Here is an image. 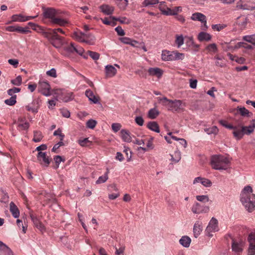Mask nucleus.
Here are the masks:
<instances>
[{
    "mask_svg": "<svg viewBox=\"0 0 255 255\" xmlns=\"http://www.w3.org/2000/svg\"><path fill=\"white\" fill-rule=\"evenodd\" d=\"M241 201L249 212H252L255 209V194L253 193L251 186L244 187L241 194Z\"/></svg>",
    "mask_w": 255,
    "mask_h": 255,
    "instance_id": "1",
    "label": "nucleus"
},
{
    "mask_svg": "<svg viewBox=\"0 0 255 255\" xmlns=\"http://www.w3.org/2000/svg\"><path fill=\"white\" fill-rule=\"evenodd\" d=\"M230 163L229 159L222 155H215L212 156L211 165L215 170H226Z\"/></svg>",
    "mask_w": 255,
    "mask_h": 255,
    "instance_id": "2",
    "label": "nucleus"
},
{
    "mask_svg": "<svg viewBox=\"0 0 255 255\" xmlns=\"http://www.w3.org/2000/svg\"><path fill=\"white\" fill-rule=\"evenodd\" d=\"M159 101L162 103L163 106H168V110L171 111H178L181 109L182 101L181 100H171L168 99L166 97L158 98Z\"/></svg>",
    "mask_w": 255,
    "mask_h": 255,
    "instance_id": "3",
    "label": "nucleus"
},
{
    "mask_svg": "<svg viewBox=\"0 0 255 255\" xmlns=\"http://www.w3.org/2000/svg\"><path fill=\"white\" fill-rule=\"evenodd\" d=\"M50 89V86L47 82H39L38 90L42 95L47 97L51 95Z\"/></svg>",
    "mask_w": 255,
    "mask_h": 255,
    "instance_id": "4",
    "label": "nucleus"
},
{
    "mask_svg": "<svg viewBox=\"0 0 255 255\" xmlns=\"http://www.w3.org/2000/svg\"><path fill=\"white\" fill-rule=\"evenodd\" d=\"M43 9V16L45 18H48L50 19V22H51L53 18H54L57 15L59 14V12L58 10H56L55 8L51 7L48 8H44Z\"/></svg>",
    "mask_w": 255,
    "mask_h": 255,
    "instance_id": "5",
    "label": "nucleus"
},
{
    "mask_svg": "<svg viewBox=\"0 0 255 255\" xmlns=\"http://www.w3.org/2000/svg\"><path fill=\"white\" fill-rule=\"evenodd\" d=\"M37 158L40 164L43 166L47 167L50 163V160L45 152H39L37 154Z\"/></svg>",
    "mask_w": 255,
    "mask_h": 255,
    "instance_id": "6",
    "label": "nucleus"
},
{
    "mask_svg": "<svg viewBox=\"0 0 255 255\" xmlns=\"http://www.w3.org/2000/svg\"><path fill=\"white\" fill-rule=\"evenodd\" d=\"M250 246L248 249L249 255H255V234H250L248 237Z\"/></svg>",
    "mask_w": 255,
    "mask_h": 255,
    "instance_id": "7",
    "label": "nucleus"
},
{
    "mask_svg": "<svg viewBox=\"0 0 255 255\" xmlns=\"http://www.w3.org/2000/svg\"><path fill=\"white\" fill-rule=\"evenodd\" d=\"M56 94L58 95V98L65 102H67L73 99L72 93H67L62 90H57Z\"/></svg>",
    "mask_w": 255,
    "mask_h": 255,
    "instance_id": "8",
    "label": "nucleus"
},
{
    "mask_svg": "<svg viewBox=\"0 0 255 255\" xmlns=\"http://www.w3.org/2000/svg\"><path fill=\"white\" fill-rule=\"evenodd\" d=\"M218 230V221L216 219L213 217L210 220L208 226L207 227L206 231L207 232H215ZM209 236H212V235H210V233H208Z\"/></svg>",
    "mask_w": 255,
    "mask_h": 255,
    "instance_id": "9",
    "label": "nucleus"
},
{
    "mask_svg": "<svg viewBox=\"0 0 255 255\" xmlns=\"http://www.w3.org/2000/svg\"><path fill=\"white\" fill-rule=\"evenodd\" d=\"M41 101L39 99H34L32 103V106L30 105L25 106V108L28 111H31L33 113H37L40 106Z\"/></svg>",
    "mask_w": 255,
    "mask_h": 255,
    "instance_id": "10",
    "label": "nucleus"
},
{
    "mask_svg": "<svg viewBox=\"0 0 255 255\" xmlns=\"http://www.w3.org/2000/svg\"><path fill=\"white\" fill-rule=\"evenodd\" d=\"M234 128H232L233 129V134L234 137L237 140H240L242 139L245 134V131L243 129V126L241 127V128L240 129L238 127L233 126Z\"/></svg>",
    "mask_w": 255,
    "mask_h": 255,
    "instance_id": "11",
    "label": "nucleus"
},
{
    "mask_svg": "<svg viewBox=\"0 0 255 255\" xmlns=\"http://www.w3.org/2000/svg\"><path fill=\"white\" fill-rule=\"evenodd\" d=\"M0 255H13L11 249L1 241H0Z\"/></svg>",
    "mask_w": 255,
    "mask_h": 255,
    "instance_id": "12",
    "label": "nucleus"
},
{
    "mask_svg": "<svg viewBox=\"0 0 255 255\" xmlns=\"http://www.w3.org/2000/svg\"><path fill=\"white\" fill-rule=\"evenodd\" d=\"M52 24H57L61 26H64L66 24L68 23V21L66 19L61 18L59 14L53 20L50 22Z\"/></svg>",
    "mask_w": 255,
    "mask_h": 255,
    "instance_id": "13",
    "label": "nucleus"
},
{
    "mask_svg": "<svg viewBox=\"0 0 255 255\" xmlns=\"http://www.w3.org/2000/svg\"><path fill=\"white\" fill-rule=\"evenodd\" d=\"M148 72L150 76H155L159 78L162 76L163 71L160 68L156 67L149 68Z\"/></svg>",
    "mask_w": 255,
    "mask_h": 255,
    "instance_id": "14",
    "label": "nucleus"
},
{
    "mask_svg": "<svg viewBox=\"0 0 255 255\" xmlns=\"http://www.w3.org/2000/svg\"><path fill=\"white\" fill-rule=\"evenodd\" d=\"M101 11L106 15H111L113 14L114 11V7L108 4H102L99 7Z\"/></svg>",
    "mask_w": 255,
    "mask_h": 255,
    "instance_id": "15",
    "label": "nucleus"
},
{
    "mask_svg": "<svg viewBox=\"0 0 255 255\" xmlns=\"http://www.w3.org/2000/svg\"><path fill=\"white\" fill-rule=\"evenodd\" d=\"M67 50L70 52H76L80 55L84 52V49L82 47L75 46L73 43H71L70 45L67 47Z\"/></svg>",
    "mask_w": 255,
    "mask_h": 255,
    "instance_id": "16",
    "label": "nucleus"
},
{
    "mask_svg": "<svg viewBox=\"0 0 255 255\" xmlns=\"http://www.w3.org/2000/svg\"><path fill=\"white\" fill-rule=\"evenodd\" d=\"M246 1V0H241L240 2L237 3V7L238 9L247 10H253L255 8V6L247 3Z\"/></svg>",
    "mask_w": 255,
    "mask_h": 255,
    "instance_id": "17",
    "label": "nucleus"
},
{
    "mask_svg": "<svg viewBox=\"0 0 255 255\" xmlns=\"http://www.w3.org/2000/svg\"><path fill=\"white\" fill-rule=\"evenodd\" d=\"M30 218L34 226L38 229L41 232L45 231V228L42 223L39 220L37 217L33 215H30Z\"/></svg>",
    "mask_w": 255,
    "mask_h": 255,
    "instance_id": "18",
    "label": "nucleus"
},
{
    "mask_svg": "<svg viewBox=\"0 0 255 255\" xmlns=\"http://www.w3.org/2000/svg\"><path fill=\"white\" fill-rule=\"evenodd\" d=\"M106 75L107 77H112L117 73V69L111 65H107L105 67Z\"/></svg>",
    "mask_w": 255,
    "mask_h": 255,
    "instance_id": "19",
    "label": "nucleus"
},
{
    "mask_svg": "<svg viewBox=\"0 0 255 255\" xmlns=\"http://www.w3.org/2000/svg\"><path fill=\"white\" fill-rule=\"evenodd\" d=\"M201 182V184L205 187H210L212 185V182L208 179L198 177L195 178L193 183Z\"/></svg>",
    "mask_w": 255,
    "mask_h": 255,
    "instance_id": "20",
    "label": "nucleus"
},
{
    "mask_svg": "<svg viewBox=\"0 0 255 255\" xmlns=\"http://www.w3.org/2000/svg\"><path fill=\"white\" fill-rule=\"evenodd\" d=\"M9 210L12 216L14 218H17L19 216V211L16 205L13 202H11L9 204Z\"/></svg>",
    "mask_w": 255,
    "mask_h": 255,
    "instance_id": "21",
    "label": "nucleus"
},
{
    "mask_svg": "<svg viewBox=\"0 0 255 255\" xmlns=\"http://www.w3.org/2000/svg\"><path fill=\"white\" fill-rule=\"evenodd\" d=\"M191 19L193 20H197L200 22H206V17L200 12H195L192 14Z\"/></svg>",
    "mask_w": 255,
    "mask_h": 255,
    "instance_id": "22",
    "label": "nucleus"
},
{
    "mask_svg": "<svg viewBox=\"0 0 255 255\" xmlns=\"http://www.w3.org/2000/svg\"><path fill=\"white\" fill-rule=\"evenodd\" d=\"M173 51L164 50L162 51L161 59L163 61H172Z\"/></svg>",
    "mask_w": 255,
    "mask_h": 255,
    "instance_id": "23",
    "label": "nucleus"
},
{
    "mask_svg": "<svg viewBox=\"0 0 255 255\" xmlns=\"http://www.w3.org/2000/svg\"><path fill=\"white\" fill-rule=\"evenodd\" d=\"M237 111L238 113L243 117H250L253 115L252 113L244 107H241L238 106L237 108Z\"/></svg>",
    "mask_w": 255,
    "mask_h": 255,
    "instance_id": "24",
    "label": "nucleus"
},
{
    "mask_svg": "<svg viewBox=\"0 0 255 255\" xmlns=\"http://www.w3.org/2000/svg\"><path fill=\"white\" fill-rule=\"evenodd\" d=\"M202 231V224L199 222L195 223L193 227L194 236L197 238L201 234Z\"/></svg>",
    "mask_w": 255,
    "mask_h": 255,
    "instance_id": "25",
    "label": "nucleus"
},
{
    "mask_svg": "<svg viewBox=\"0 0 255 255\" xmlns=\"http://www.w3.org/2000/svg\"><path fill=\"white\" fill-rule=\"evenodd\" d=\"M232 250L236 253H240L242 252V245L241 243H238L236 242L234 239L232 240Z\"/></svg>",
    "mask_w": 255,
    "mask_h": 255,
    "instance_id": "26",
    "label": "nucleus"
},
{
    "mask_svg": "<svg viewBox=\"0 0 255 255\" xmlns=\"http://www.w3.org/2000/svg\"><path fill=\"white\" fill-rule=\"evenodd\" d=\"M121 134L122 139L125 142H130L131 141V137L130 135L129 132L126 129H122Z\"/></svg>",
    "mask_w": 255,
    "mask_h": 255,
    "instance_id": "27",
    "label": "nucleus"
},
{
    "mask_svg": "<svg viewBox=\"0 0 255 255\" xmlns=\"http://www.w3.org/2000/svg\"><path fill=\"white\" fill-rule=\"evenodd\" d=\"M73 37L77 41L85 43V33L81 31H75Z\"/></svg>",
    "mask_w": 255,
    "mask_h": 255,
    "instance_id": "28",
    "label": "nucleus"
},
{
    "mask_svg": "<svg viewBox=\"0 0 255 255\" xmlns=\"http://www.w3.org/2000/svg\"><path fill=\"white\" fill-rule=\"evenodd\" d=\"M147 128L156 132L159 133L160 132L159 127L156 122H149L147 125Z\"/></svg>",
    "mask_w": 255,
    "mask_h": 255,
    "instance_id": "29",
    "label": "nucleus"
},
{
    "mask_svg": "<svg viewBox=\"0 0 255 255\" xmlns=\"http://www.w3.org/2000/svg\"><path fill=\"white\" fill-rule=\"evenodd\" d=\"M85 43L89 45H94L95 43V37L91 33H85Z\"/></svg>",
    "mask_w": 255,
    "mask_h": 255,
    "instance_id": "30",
    "label": "nucleus"
},
{
    "mask_svg": "<svg viewBox=\"0 0 255 255\" xmlns=\"http://www.w3.org/2000/svg\"><path fill=\"white\" fill-rule=\"evenodd\" d=\"M86 96L88 98L90 101H92L94 104H97L99 102V99L94 95L93 92L90 90H87L85 92Z\"/></svg>",
    "mask_w": 255,
    "mask_h": 255,
    "instance_id": "31",
    "label": "nucleus"
},
{
    "mask_svg": "<svg viewBox=\"0 0 255 255\" xmlns=\"http://www.w3.org/2000/svg\"><path fill=\"white\" fill-rule=\"evenodd\" d=\"M211 36L210 34L205 32H201L198 35V39L200 41H208L211 39Z\"/></svg>",
    "mask_w": 255,
    "mask_h": 255,
    "instance_id": "32",
    "label": "nucleus"
},
{
    "mask_svg": "<svg viewBox=\"0 0 255 255\" xmlns=\"http://www.w3.org/2000/svg\"><path fill=\"white\" fill-rule=\"evenodd\" d=\"M18 127L20 130H26L29 127V123L25 121L24 122L22 119L19 118L17 121Z\"/></svg>",
    "mask_w": 255,
    "mask_h": 255,
    "instance_id": "33",
    "label": "nucleus"
},
{
    "mask_svg": "<svg viewBox=\"0 0 255 255\" xmlns=\"http://www.w3.org/2000/svg\"><path fill=\"white\" fill-rule=\"evenodd\" d=\"M191 242V239L187 236H183L179 240L180 244L185 248L189 247Z\"/></svg>",
    "mask_w": 255,
    "mask_h": 255,
    "instance_id": "34",
    "label": "nucleus"
},
{
    "mask_svg": "<svg viewBox=\"0 0 255 255\" xmlns=\"http://www.w3.org/2000/svg\"><path fill=\"white\" fill-rule=\"evenodd\" d=\"M37 27L39 28V30H40L42 35L50 41L51 38L53 29H49L47 31H45L40 26H37Z\"/></svg>",
    "mask_w": 255,
    "mask_h": 255,
    "instance_id": "35",
    "label": "nucleus"
},
{
    "mask_svg": "<svg viewBox=\"0 0 255 255\" xmlns=\"http://www.w3.org/2000/svg\"><path fill=\"white\" fill-rule=\"evenodd\" d=\"M252 122H253V125L249 126H243V129L245 130L246 134L249 135L254 132L255 128V120H253Z\"/></svg>",
    "mask_w": 255,
    "mask_h": 255,
    "instance_id": "36",
    "label": "nucleus"
},
{
    "mask_svg": "<svg viewBox=\"0 0 255 255\" xmlns=\"http://www.w3.org/2000/svg\"><path fill=\"white\" fill-rule=\"evenodd\" d=\"M159 115V112L155 108L151 109L148 112V117L150 119H155Z\"/></svg>",
    "mask_w": 255,
    "mask_h": 255,
    "instance_id": "37",
    "label": "nucleus"
},
{
    "mask_svg": "<svg viewBox=\"0 0 255 255\" xmlns=\"http://www.w3.org/2000/svg\"><path fill=\"white\" fill-rule=\"evenodd\" d=\"M160 10L162 11V13L166 15H175L176 14V10H174V8L171 9L170 8H161L160 7Z\"/></svg>",
    "mask_w": 255,
    "mask_h": 255,
    "instance_id": "38",
    "label": "nucleus"
},
{
    "mask_svg": "<svg viewBox=\"0 0 255 255\" xmlns=\"http://www.w3.org/2000/svg\"><path fill=\"white\" fill-rule=\"evenodd\" d=\"M192 211L194 214H200L203 213L202 207L199 203H196L192 207Z\"/></svg>",
    "mask_w": 255,
    "mask_h": 255,
    "instance_id": "39",
    "label": "nucleus"
},
{
    "mask_svg": "<svg viewBox=\"0 0 255 255\" xmlns=\"http://www.w3.org/2000/svg\"><path fill=\"white\" fill-rule=\"evenodd\" d=\"M170 156L171 160L173 163H177L181 159V154L179 151H175L173 154H170Z\"/></svg>",
    "mask_w": 255,
    "mask_h": 255,
    "instance_id": "40",
    "label": "nucleus"
},
{
    "mask_svg": "<svg viewBox=\"0 0 255 255\" xmlns=\"http://www.w3.org/2000/svg\"><path fill=\"white\" fill-rule=\"evenodd\" d=\"M43 136L41 131H34V136L33 138V141L35 142H38L40 141Z\"/></svg>",
    "mask_w": 255,
    "mask_h": 255,
    "instance_id": "41",
    "label": "nucleus"
},
{
    "mask_svg": "<svg viewBox=\"0 0 255 255\" xmlns=\"http://www.w3.org/2000/svg\"><path fill=\"white\" fill-rule=\"evenodd\" d=\"M158 3V0H144L142 4L143 6L146 7L149 5H153Z\"/></svg>",
    "mask_w": 255,
    "mask_h": 255,
    "instance_id": "42",
    "label": "nucleus"
},
{
    "mask_svg": "<svg viewBox=\"0 0 255 255\" xmlns=\"http://www.w3.org/2000/svg\"><path fill=\"white\" fill-rule=\"evenodd\" d=\"M109 169H107V171L104 176H102L99 177L98 179L96 181V184H101L105 182L108 179V174L109 173Z\"/></svg>",
    "mask_w": 255,
    "mask_h": 255,
    "instance_id": "43",
    "label": "nucleus"
},
{
    "mask_svg": "<svg viewBox=\"0 0 255 255\" xmlns=\"http://www.w3.org/2000/svg\"><path fill=\"white\" fill-rule=\"evenodd\" d=\"M172 61L177 60H182L184 58V54L182 53H179L177 51H173Z\"/></svg>",
    "mask_w": 255,
    "mask_h": 255,
    "instance_id": "44",
    "label": "nucleus"
},
{
    "mask_svg": "<svg viewBox=\"0 0 255 255\" xmlns=\"http://www.w3.org/2000/svg\"><path fill=\"white\" fill-rule=\"evenodd\" d=\"M20 90L21 89L19 88L13 87L12 88L8 90L7 93L9 96L13 97L14 96H16L15 94L19 93Z\"/></svg>",
    "mask_w": 255,
    "mask_h": 255,
    "instance_id": "45",
    "label": "nucleus"
},
{
    "mask_svg": "<svg viewBox=\"0 0 255 255\" xmlns=\"http://www.w3.org/2000/svg\"><path fill=\"white\" fill-rule=\"evenodd\" d=\"M59 41L63 40V37L59 36L57 33L56 32V30H53V32L51 35V38L50 41Z\"/></svg>",
    "mask_w": 255,
    "mask_h": 255,
    "instance_id": "46",
    "label": "nucleus"
},
{
    "mask_svg": "<svg viewBox=\"0 0 255 255\" xmlns=\"http://www.w3.org/2000/svg\"><path fill=\"white\" fill-rule=\"evenodd\" d=\"M243 39L245 41L255 44V34L244 36Z\"/></svg>",
    "mask_w": 255,
    "mask_h": 255,
    "instance_id": "47",
    "label": "nucleus"
},
{
    "mask_svg": "<svg viewBox=\"0 0 255 255\" xmlns=\"http://www.w3.org/2000/svg\"><path fill=\"white\" fill-rule=\"evenodd\" d=\"M16 96L11 97L9 99L4 101V103L8 106H13L16 103Z\"/></svg>",
    "mask_w": 255,
    "mask_h": 255,
    "instance_id": "48",
    "label": "nucleus"
},
{
    "mask_svg": "<svg viewBox=\"0 0 255 255\" xmlns=\"http://www.w3.org/2000/svg\"><path fill=\"white\" fill-rule=\"evenodd\" d=\"M16 32L22 34H27L30 33L31 31L29 30L28 27H22L21 26H17Z\"/></svg>",
    "mask_w": 255,
    "mask_h": 255,
    "instance_id": "49",
    "label": "nucleus"
},
{
    "mask_svg": "<svg viewBox=\"0 0 255 255\" xmlns=\"http://www.w3.org/2000/svg\"><path fill=\"white\" fill-rule=\"evenodd\" d=\"M120 2L118 4L119 7L122 10L126 9L128 5V0H119Z\"/></svg>",
    "mask_w": 255,
    "mask_h": 255,
    "instance_id": "50",
    "label": "nucleus"
},
{
    "mask_svg": "<svg viewBox=\"0 0 255 255\" xmlns=\"http://www.w3.org/2000/svg\"><path fill=\"white\" fill-rule=\"evenodd\" d=\"M97 122L93 119L88 120L86 123V126L87 128L91 129H93L97 125Z\"/></svg>",
    "mask_w": 255,
    "mask_h": 255,
    "instance_id": "51",
    "label": "nucleus"
},
{
    "mask_svg": "<svg viewBox=\"0 0 255 255\" xmlns=\"http://www.w3.org/2000/svg\"><path fill=\"white\" fill-rule=\"evenodd\" d=\"M8 198V196L3 190L0 189V202H5Z\"/></svg>",
    "mask_w": 255,
    "mask_h": 255,
    "instance_id": "52",
    "label": "nucleus"
},
{
    "mask_svg": "<svg viewBox=\"0 0 255 255\" xmlns=\"http://www.w3.org/2000/svg\"><path fill=\"white\" fill-rule=\"evenodd\" d=\"M12 20L13 21H20V22H23L24 21V16L19 14H15L13 15L11 17Z\"/></svg>",
    "mask_w": 255,
    "mask_h": 255,
    "instance_id": "53",
    "label": "nucleus"
},
{
    "mask_svg": "<svg viewBox=\"0 0 255 255\" xmlns=\"http://www.w3.org/2000/svg\"><path fill=\"white\" fill-rule=\"evenodd\" d=\"M11 83L15 86H20L22 83V78L20 76H18L15 79L11 80Z\"/></svg>",
    "mask_w": 255,
    "mask_h": 255,
    "instance_id": "54",
    "label": "nucleus"
},
{
    "mask_svg": "<svg viewBox=\"0 0 255 255\" xmlns=\"http://www.w3.org/2000/svg\"><path fill=\"white\" fill-rule=\"evenodd\" d=\"M175 42L178 47H180L184 43V38L182 35L176 36Z\"/></svg>",
    "mask_w": 255,
    "mask_h": 255,
    "instance_id": "55",
    "label": "nucleus"
},
{
    "mask_svg": "<svg viewBox=\"0 0 255 255\" xmlns=\"http://www.w3.org/2000/svg\"><path fill=\"white\" fill-rule=\"evenodd\" d=\"M205 131L208 134H216L218 132V128L216 126H213L211 128H208L205 129Z\"/></svg>",
    "mask_w": 255,
    "mask_h": 255,
    "instance_id": "56",
    "label": "nucleus"
},
{
    "mask_svg": "<svg viewBox=\"0 0 255 255\" xmlns=\"http://www.w3.org/2000/svg\"><path fill=\"white\" fill-rule=\"evenodd\" d=\"M91 142L88 138H85L83 139H79L78 140L79 144L82 146H87Z\"/></svg>",
    "mask_w": 255,
    "mask_h": 255,
    "instance_id": "57",
    "label": "nucleus"
},
{
    "mask_svg": "<svg viewBox=\"0 0 255 255\" xmlns=\"http://www.w3.org/2000/svg\"><path fill=\"white\" fill-rule=\"evenodd\" d=\"M219 123H220V124L221 125L227 128H229V129L234 128L233 127V126H232L231 124H228L226 121L221 120L219 121Z\"/></svg>",
    "mask_w": 255,
    "mask_h": 255,
    "instance_id": "58",
    "label": "nucleus"
},
{
    "mask_svg": "<svg viewBox=\"0 0 255 255\" xmlns=\"http://www.w3.org/2000/svg\"><path fill=\"white\" fill-rule=\"evenodd\" d=\"M88 52L89 53V56L93 59H94L95 60H97L99 59V57H100L99 53H98L96 52H94V51H88Z\"/></svg>",
    "mask_w": 255,
    "mask_h": 255,
    "instance_id": "59",
    "label": "nucleus"
},
{
    "mask_svg": "<svg viewBox=\"0 0 255 255\" xmlns=\"http://www.w3.org/2000/svg\"><path fill=\"white\" fill-rule=\"evenodd\" d=\"M196 199L200 202H207L209 201V198L207 195H198L196 196Z\"/></svg>",
    "mask_w": 255,
    "mask_h": 255,
    "instance_id": "60",
    "label": "nucleus"
},
{
    "mask_svg": "<svg viewBox=\"0 0 255 255\" xmlns=\"http://www.w3.org/2000/svg\"><path fill=\"white\" fill-rule=\"evenodd\" d=\"M206 49L209 51L215 52L217 51V47L215 43L210 44L207 46Z\"/></svg>",
    "mask_w": 255,
    "mask_h": 255,
    "instance_id": "61",
    "label": "nucleus"
},
{
    "mask_svg": "<svg viewBox=\"0 0 255 255\" xmlns=\"http://www.w3.org/2000/svg\"><path fill=\"white\" fill-rule=\"evenodd\" d=\"M135 73L138 74L140 77L146 78V69L138 70L135 71Z\"/></svg>",
    "mask_w": 255,
    "mask_h": 255,
    "instance_id": "62",
    "label": "nucleus"
},
{
    "mask_svg": "<svg viewBox=\"0 0 255 255\" xmlns=\"http://www.w3.org/2000/svg\"><path fill=\"white\" fill-rule=\"evenodd\" d=\"M54 160L56 164V168L59 167V165L61 161H64L65 159L60 155H56L54 157Z\"/></svg>",
    "mask_w": 255,
    "mask_h": 255,
    "instance_id": "63",
    "label": "nucleus"
},
{
    "mask_svg": "<svg viewBox=\"0 0 255 255\" xmlns=\"http://www.w3.org/2000/svg\"><path fill=\"white\" fill-rule=\"evenodd\" d=\"M135 122L139 126H142L144 123L143 119L141 116H136L135 118Z\"/></svg>",
    "mask_w": 255,
    "mask_h": 255,
    "instance_id": "64",
    "label": "nucleus"
}]
</instances>
